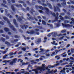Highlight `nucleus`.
<instances>
[{"mask_svg": "<svg viewBox=\"0 0 74 74\" xmlns=\"http://www.w3.org/2000/svg\"><path fill=\"white\" fill-rule=\"evenodd\" d=\"M62 26H64V27H72L73 26V25H70L69 24H64L63 23H62Z\"/></svg>", "mask_w": 74, "mask_h": 74, "instance_id": "nucleus-9", "label": "nucleus"}, {"mask_svg": "<svg viewBox=\"0 0 74 74\" xmlns=\"http://www.w3.org/2000/svg\"><path fill=\"white\" fill-rule=\"evenodd\" d=\"M29 18L27 17V19H28L29 20H30V19L32 20H33V17L29 16Z\"/></svg>", "mask_w": 74, "mask_h": 74, "instance_id": "nucleus-25", "label": "nucleus"}, {"mask_svg": "<svg viewBox=\"0 0 74 74\" xmlns=\"http://www.w3.org/2000/svg\"><path fill=\"white\" fill-rule=\"evenodd\" d=\"M19 31L21 33H22L23 32V31L21 29H19Z\"/></svg>", "mask_w": 74, "mask_h": 74, "instance_id": "nucleus-46", "label": "nucleus"}, {"mask_svg": "<svg viewBox=\"0 0 74 74\" xmlns=\"http://www.w3.org/2000/svg\"><path fill=\"white\" fill-rule=\"evenodd\" d=\"M68 64V62L63 63L62 64V65H64L65 64Z\"/></svg>", "mask_w": 74, "mask_h": 74, "instance_id": "nucleus-49", "label": "nucleus"}, {"mask_svg": "<svg viewBox=\"0 0 74 74\" xmlns=\"http://www.w3.org/2000/svg\"><path fill=\"white\" fill-rule=\"evenodd\" d=\"M32 71H34L36 74H38V70H37V69H33V70H32Z\"/></svg>", "mask_w": 74, "mask_h": 74, "instance_id": "nucleus-20", "label": "nucleus"}, {"mask_svg": "<svg viewBox=\"0 0 74 74\" xmlns=\"http://www.w3.org/2000/svg\"><path fill=\"white\" fill-rule=\"evenodd\" d=\"M57 5H58V6H59V7H61V5L60 3H58L57 4Z\"/></svg>", "mask_w": 74, "mask_h": 74, "instance_id": "nucleus-60", "label": "nucleus"}, {"mask_svg": "<svg viewBox=\"0 0 74 74\" xmlns=\"http://www.w3.org/2000/svg\"><path fill=\"white\" fill-rule=\"evenodd\" d=\"M57 10L58 12H60V8H59V7H57Z\"/></svg>", "mask_w": 74, "mask_h": 74, "instance_id": "nucleus-34", "label": "nucleus"}, {"mask_svg": "<svg viewBox=\"0 0 74 74\" xmlns=\"http://www.w3.org/2000/svg\"><path fill=\"white\" fill-rule=\"evenodd\" d=\"M70 1L71 2V4H74V1H72L71 0H70Z\"/></svg>", "mask_w": 74, "mask_h": 74, "instance_id": "nucleus-37", "label": "nucleus"}, {"mask_svg": "<svg viewBox=\"0 0 74 74\" xmlns=\"http://www.w3.org/2000/svg\"><path fill=\"white\" fill-rule=\"evenodd\" d=\"M42 24L43 25H46L47 23L45 21H44V20H42Z\"/></svg>", "mask_w": 74, "mask_h": 74, "instance_id": "nucleus-26", "label": "nucleus"}, {"mask_svg": "<svg viewBox=\"0 0 74 74\" xmlns=\"http://www.w3.org/2000/svg\"><path fill=\"white\" fill-rule=\"evenodd\" d=\"M32 3L34 4H36V1L34 0H33L32 1Z\"/></svg>", "mask_w": 74, "mask_h": 74, "instance_id": "nucleus-48", "label": "nucleus"}, {"mask_svg": "<svg viewBox=\"0 0 74 74\" xmlns=\"http://www.w3.org/2000/svg\"><path fill=\"white\" fill-rule=\"evenodd\" d=\"M45 64H42V67H38L37 68V69L38 70H39L40 71H45Z\"/></svg>", "mask_w": 74, "mask_h": 74, "instance_id": "nucleus-2", "label": "nucleus"}, {"mask_svg": "<svg viewBox=\"0 0 74 74\" xmlns=\"http://www.w3.org/2000/svg\"><path fill=\"white\" fill-rule=\"evenodd\" d=\"M47 5L49 6V8H50L51 9H52V5L50 3H47Z\"/></svg>", "mask_w": 74, "mask_h": 74, "instance_id": "nucleus-16", "label": "nucleus"}, {"mask_svg": "<svg viewBox=\"0 0 74 74\" xmlns=\"http://www.w3.org/2000/svg\"><path fill=\"white\" fill-rule=\"evenodd\" d=\"M11 60H4V61H3L2 62L3 63H4L5 62V63L6 64L7 62H9L11 61Z\"/></svg>", "mask_w": 74, "mask_h": 74, "instance_id": "nucleus-21", "label": "nucleus"}, {"mask_svg": "<svg viewBox=\"0 0 74 74\" xmlns=\"http://www.w3.org/2000/svg\"><path fill=\"white\" fill-rule=\"evenodd\" d=\"M54 12H56L57 11V9H56V7L55 6L54 7Z\"/></svg>", "mask_w": 74, "mask_h": 74, "instance_id": "nucleus-31", "label": "nucleus"}, {"mask_svg": "<svg viewBox=\"0 0 74 74\" xmlns=\"http://www.w3.org/2000/svg\"><path fill=\"white\" fill-rule=\"evenodd\" d=\"M31 9L32 12H35V11L34 10V9L33 8H31Z\"/></svg>", "mask_w": 74, "mask_h": 74, "instance_id": "nucleus-59", "label": "nucleus"}, {"mask_svg": "<svg viewBox=\"0 0 74 74\" xmlns=\"http://www.w3.org/2000/svg\"><path fill=\"white\" fill-rule=\"evenodd\" d=\"M11 8L13 12H15V8L14 6L12 5L11 6Z\"/></svg>", "mask_w": 74, "mask_h": 74, "instance_id": "nucleus-15", "label": "nucleus"}, {"mask_svg": "<svg viewBox=\"0 0 74 74\" xmlns=\"http://www.w3.org/2000/svg\"><path fill=\"white\" fill-rule=\"evenodd\" d=\"M58 36V33L57 32H56L54 33V36L56 37V36Z\"/></svg>", "mask_w": 74, "mask_h": 74, "instance_id": "nucleus-30", "label": "nucleus"}, {"mask_svg": "<svg viewBox=\"0 0 74 74\" xmlns=\"http://www.w3.org/2000/svg\"><path fill=\"white\" fill-rule=\"evenodd\" d=\"M3 19L5 21L7 22V23L8 24H9V25H11V23H10V21L8 20V18L5 17V16H3Z\"/></svg>", "mask_w": 74, "mask_h": 74, "instance_id": "nucleus-6", "label": "nucleus"}, {"mask_svg": "<svg viewBox=\"0 0 74 74\" xmlns=\"http://www.w3.org/2000/svg\"><path fill=\"white\" fill-rule=\"evenodd\" d=\"M45 55L46 56H50V54L49 53H46Z\"/></svg>", "mask_w": 74, "mask_h": 74, "instance_id": "nucleus-53", "label": "nucleus"}, {"mask_svg": "<svg viewBox=\"0 0 74 74\" xmlns=\"http://www.w3.org/2000/svg\"><path fill=\"white\" fill-rule=\"evenodd\" d=\"M52 15L54 17L56 16V15L55 13H53Z\"/></svg>", "mask_w": 74, "mask_h": 74, "instance_id": "nucleus-51", "label": "nucleus"}, {"mask_svg": "<svg viewBox=\"0 0 74 74\" xmlns=\"http://www.w3.org/2000/svg\"><path fill=\"white\" fill-rule=\"evenodd\" d=\"M64 18L66 19H71V17L68 16H64Z\"/></svg>", "mask_w": 74, "mask_h": 74, "instance_id": "nucleus-18", "label": "nucleus"}, {"mask_svg": "<svg viewBox=\"0 0 74 74\" xmlns=\"http://www.w3.org/2000/svg\"><path fill=\"white\" fill-rule=\"evenodd\" d=\"M27 4H28L29 5H31V3L29 2V1H27Z\"/></svg>", "mask_w": 74, "mask_h": 74, "instance_id": "nucleus-33", "label": "nucleus"}, {"mask_svg": "<svg viewBox=\"0 0 74 74\" xmlns=\"http://www.w3.org/2000/svg\"><path fill=\"white\" fill-rule=\"evenodd\" d=\"M1 39L3 42H4L5 41V39L1 37Z\"/></svg>", "mask_w": 74, "mask_h": 74, "instance_id": "nucleus-27", "label": "nucleus"}, {"mask_svg": "<svg viewBox=\"0 0 74 74\" xmlns=\"http://www.w3.org/2000/svg\"><path fill=\"white\" fill-rule=\"evenodd\" d=\"M42 5H43L44 6H45V7H46L47 5L46 4H45L44 3H42Z\"/></svg>", "mask_w": 74, "mask_h": 74, "instance_id": "nucleus-56", "label": "nucleus"}, {"mask_svg": "<svg viewBox=\"0 0 74 74\" xmlns=\"http://www.w3.org/2000/svg\"><path fill=\"white\" fill-rule=\"evenodd\" d=\"M0 32L1 33H3V30H0Z\"/></svg>", "mask_w": 74, "mask_h": 74, "instance_id": "nucleus-58", "label": "nucleus"}, {"mask_svg": "<svg viewBox=\"0 0 74 74\" xmlns=\"http://www.w3.org/2000/svg\"><path fill=\"white\" fill-rule=\"evenodd\" d=\"M0 24L1 25H4V23L2 21H0Z\"/></svg>", "mask_w": 74, "mask_h": 74, "instance_id": "nucleus-35", "label": "nucleus"}, {"mask_svg": "<svg viewBox=\"0 0 74 74\" xmlns=\"http://www.w3.org/2000/svg\"><path fill=\"white\" fill-rule=\"evenodd\" d=\"M13 23L17 27H18V25L17 23H16V20L15 19H13Z\"/></svg>", "mask_w": 74, "mask_h": 74, "instance_id": "nucleus-11", "label": "nucleus"}, {"mask_svg": "<svg viewBox=\"0 0 74 74\" xmlns=\"http://www.w3.org/2000/svg\"><path fill=\"white\" fill-rule=\"evenodd\" d=\"M60 14L62 16H64L65 15L64 13H60Z\"/></svg>", "mask_w": 74, "mask_h": 74, "instance_id": "nucleus-40", "label": "nucleus"}, {"mask_svg": "<svg viewBox=\"0 0 74 74\" xmlns=\"http://www.w3.org/2000/svg\"><path fill=\"white\" fill-rule=\"evenodd\" d=\"M47 70L48 71H48V73H49V74L52 73H53V70H52L51 71H50V69H48Z\"/></svg>", "mask_w": 74, "mask_h": 74, "instance_id": "nucleus-17", "label": "nucleus"}, {"mask_svg": "<svg viewBox=\"0 0 74 74\" xmlns=\"http://www.w3.org/2000/svg\"><path fill=\"white\" fill-rule=\"evenodd\" d=\"M35 8L36 9H38V8H39L40 10H45L46 11V13L47 14H49L50 11L47 8H43L42 6H38V5H36Z\"/></svg>", "mask_w": 74, "mask_h": 74, "instance_id": "nucleus-1", "label": "nucleus"}, {"mask_svg": "<svg viewBox=\"0 0 74 74\" xmlns=\"http://www.w3.org/2000/svg\"><path fill=\"white\" fill-rule=\"evenodd\" d=\"M64 69L63 70H61V71H60V73H62V72H63L62 73V74H66V72H65V70H66V69L64 68H63Z\"/></svg>", "mask_w": 74, "mask_h": 74, "instance_id": "nucleus-14", "label": "nucleus"}, {"mask_svg": "<svg viewBox=\"0 0 74 74\" xmlns=\"http://www.w3.org/2000/svg\"><path fill=\"white\" fill-rule=\"evenodd\" d=\"M37 27L38 28H39L40 29H42V27H40V26H38Z\"/></svg>", "mask_w": 74, "mask_h": 74, "instance_id": "nucleus-50", "label": "nucleus"}, {"mask_svg": "<svg viewBox=\"0 0 74 74\" xmlns=\"http://www.w3.org/2000/svg\"><path fill=\"white\" fill-rule=\"evenodd\" d=\"M23 5L25 7H26L27 6V5L25 3H23Z\"/></svg>", "mask_w": 74, "mask_h": 74, "instance_id": "nucleus-63", "label": "nucleus"}, {"mask_svg": "<svg viewBox=\"0 0 74 74\" xmlns=\"http://www.w3.org/2000/svg\"><path fill=\"white\" fill-rule=\"evenodd\" d=\"M37 2H38V3L39 4H41V2L40 1L38 0L37 1Z\"/></svg>", "mask_w": 74, "mask_h": 74, "instance_id": "nucleus-61", "label": "nucleus"}, {"mask_svg": "<svg viewBox=\"0 0 74 74\" xmlns=\"http://www.w3.org/2000/svg\"><path fill=\"white\" fill-rule=\"evenodd\" d=\"M1 5L3 6L4 7H7V6L3 3H1Z\"/></svg>", "mask_w": 74, "mask_h": 74, "instance_id": "nucleus-29", "label": "nucleus"}, {"mask_svg": "<svg viewBox=\"0 0 74 74\" xmlns=\"http://www.w3.org/2000/svg\"><path fill=\"white\" fill-rule=\"evenodd\" d=\"M29 31L30 32H28V31H27L26 32L27 33L30 34H34L35 33V32L33 30H29Z\"/></svg>", "mask_w": 74, "mask_h": 74, "instance_id": "nucleus-4", "label": "nucleus"}, {"mask_svg": "<svg viewBox=\"0 0 74 74\" xmlns=\"http://www.w3.org/2000/svg\"><path fill=\"white\" fill-rule=\"evenodd\" d=\"M62 10H63V11H64V12L65 13H66L67 12L66 10L64 9H63Z\"/></svg>", "mask_w": 74, "mask_h": 74, "instance_id": "nucleus-62", "label": "nucleus"}, {"mask_svg": "<svg viewBox=\"0 0 74 74\" xmlns=\"http://www.w3.org/2000/svg\"><path fill=\"white\" fill-rule=\"evenodd\" d=\"M18 2L20 3H24V2L22 1H18Z\"/></svg>", "mask_w": 74, "mask_h": 74, "instance_id": "nucleus-36", "label": "nucleus"}, {"mask_svg": "<svg viewBox=\"0 0 74 74\" xmlns=\"http://www.w3.org/2000/svg\"><path fill=\"white\" fill-rule=\"evenodd\" d=\"M59 17L60 18V20H61L62 21H63L64 20V18L63 17H62V16L60 15Z\"/></svg>", "mask_w": 74, "mask_h": 74, "instance_id": "nucleus-28", "label": "nucleus"}, {"mask_svg": "<svg viewBox=\"0 0 74 74\" xmlns=\"http://www.w3.org/2000/svg\"><path fill=\"white\" fill-rule=\"evenodd\" d=\"M24 57L27 56H28V53H26L23 55Z\"/></svg>", "mask_w": 74, "mask_h": 74, "instance_id": "nucleus-39", "label": "nucleus"}, {"mask_svg": "<svg viewBox=\"0 0 74 74\" xmlns=\"http://www.w3.org/2000/svg\"><path fill=\"white\" fill-rule=\"evenodd\" d=\"M55 52H54L52 53V54H51V56H53V55H55Z\"/></svg>", "mask_w": 74, "mask_h": 74, "instance_id": "nucleus-42", "label": "nucleus"}, {"mask_svg": "<svg viewBox=\"0 0 74 74\" xmlns=\"http://www.w3.org/2000/svg\"><path fill=\"white\" fill-rule=\"evenodd\" d=\"M60 1H63V3H61L62 5V6H64L66 5V2L65 1H66V0H60Z\"/></svg>", "mask_w": 74, "mask_h": 74, "instance_id": "nucleus-12", "label": "nucleus"}, {"mask_svg": "<svg viewBox=\"0 0 74 74\" xmlns=\"http://www.w3.org/2000/svg\"><path fill=\"white\" fill-rule=\"evenodd\" d=\"M19 31L21 33H22L23 32V31L21 29H19Z\"/></svg>", "mask_w": 74, "mask_h": 74, "instance_id": "nucleus-47", "label": "nucleus"}, {"mask_svg": "<svg viewBox=\"0 0 74 74\" xmlns=\"http://www.w3.org/2000/svg\"><path fill=\"white\" fill-rule=\"evenodd\" d=\"M35 32H38L39 31V30L38 29L36 28L35 29Z\"/></svg>", "mask_w": 74, "mask_h": 74, "instance_id": "nucleus-41", "label": "nucleus"}, {"mask_svg": "<svg viewBox=\"0 0 74 74\" xmlns=\"http://www.w3.org/2000/svg\"><path fill=\"white\" fill-rule=\"evenodd\" d=\"M15 5L16 7L19 8V7H22V5L21 4H19L18 5V3H15Z\"/></svg>", "mask_w": 74, "mask_h": 74, "instance_id": "nucleus-13", "label": "nucleus"}, {"mask_svg": "<svg viewBox=\"0 0 74 74\" xmlns=\"http://www.w3.org/2000/svg\"><path fill=\"white\" fill-rule=\"evenodd\" d=\"M14 37L16 38H19V36L18 35H15Z\"/></svg>", "mask_w": 74, "mask_h": 74, "instance_id": "nucleus-52", "label": "nucleus"}, {"mask_svg": "<svg viewBox=\"0 0 74 74\" xmlns=\"http://www.w3.org/2000/svg\"><path fill=\"white\" fill-rule=\"evenodd\" d=\"M10 27L14 32H16L17 31L16 29L14 28V27L13 25H10Z\"/></svg>", "mask_w": 74, "mask_h": 74, "instance_id": "nucleus-10", "label": "nucleus"}, {"mask_svg": "<svg viewBox=\"0 0 74 74\" xmlns=\"http://www.w3.org/2000/svg\"><path fill=\"white\" fill-rule=\"evenodd\" d=\"M22 49L24 51H25L26 50V49L25 48H23Z\"/></svg>", "mask_w": 74, "mask_h": 74, "instance_id": "nucleus-55", "label": "nucleus"}, {"mask_svg": "<svg viewBox=\"0 0 74 74\" xmlns=\"http://www.w3.org/2000/svg\"><path fill=\"white\" fill-rule=\"evenodd\" d=\"M23 19H24L25 21H26L27 20L24 18H23V16H19L18 18L17 19V20L18 21L20 22H22Z\"/></svg>", "mask_w": 74, "mask_h": 74, "instance_id": "nucleus-3", "label": "nucleus"}, {"mask_svg": "<svg viewBox=\"0 0 74 74\" xmlns=\"http://www.w3.org/2000/svg\"><path fill=\"white\" fill-rule=\"evenodd\" d=\"M69 21H68V20H65L64 21V23H69Z\"/></svg>", "mask_w": 74, "mask_h": 74, "instance_id": "nucleus-43", "label": "nucleus"}, {"mask_svg": "<svg viewBox=\"0 0 74 74\" xmlns=\"http://www.w3.org/2000/svg\"><path fill=\"white\" fill-rule=\"evenodd\" d=\"M39 12L40 13H42V14L44 13V12H43L42 10H39Z\"/></svg>", "mask_w": 74, "mask_h": 74, "instance_id": "nucleus-54", "label": "nucleus"}, {"mask_svg": "<svg viewBox=\"0 0 74 74\" xmlns=\"http://www.w3.org/2000/svg\"><path fill=\"white\" fill-rule=\"evenodd\" d=\"M5 38H6V39H9V37L8 36V35H6L5 36Z\"/></svg>", "mask_w": 74, "mask_h": 74, "instance_id": "nucleus-45", "label": "nucleus"}, {"mask_svg": "<svg viewBox=\"0 0 74 74\" xmlns=\"http://www.w3.org/2000/svg\"><path fill=\"white\" fill-rule=\"evenodd\" d=\"M59 65V63H57V64H55L54 65V66H58Z\"/></svg>", "mask_w": 74, "mask_h": 74, "instance_id": "nucleus-57", "label": "nucleus"}, {"mask_svg": "<svg viewBox=\"0 0 74 74\" xmlns=\"http://www.w3.org/2000/svg\"><path fill=\"white\" fill-rule=\"evenodd\" d=\"M66 30H65V29L62 30V31H61V32L63 33H66Z\"/></svg>", "mask_w": 74, "mask_h": 74, "instance_id": "nucleus-32", "label": "nucleus"}, {"mask_svg": "<svg viewBox=\"0 0 74 74\" xmlns=\"http://www.w3.org/2000/svg\"><path fill=\"white\" fill-rule=\"evenodd\" d=\"M21 28L23 29H24V27H25V29H27V27H28V26L27 25H20Z\"/></svg>", "mask_w": 74, "mask_h": 74, "instance_id": "nucleus-8", "label": "nucleus"}, {"mask_svg": "<svg viewBox=\"0 0 74 74\" xmlns=\"http://www.w3.org/2000/svg\"><path fill=\"white\" fill-rule=\"evenodd\" d=\"M4 29L5 32H8L9 31V29L8 28L5 27L4 28Z\"/></svg>", "mask_w": 74, "mask_h": 74, "instance_id": "nucleus-23", "label": "nucleus"}, {"mask_svg": "<svg viewBox=\"0 0 74 74\" xmlns=\"http://www.w3.org/2000/svg\"><path fill=\"white\" fill-rule=\"evenodd\" d=\"M3 3H4L5 4H6L7 3V2L5 0H3Z\"/></svg>", "mask_w": 74, "mask_h": 74, "instance_id": "nucleus-44", "label": "nucleus"}, {"mask_svg": "<svg viewBox=\"0 0 74 74\" xmlns=\"http://www.w3.org/2000/svg\"><path fill=\"white\" fill-rule=\"evenodd\" d=\"M12 2L13 3H15V1L14 0H11Z\"/></svg>", "mask_w": 74, "mask_h": 74, "instance_id": "nucleus-64", "label": "nucleus"}, {"mask_svg": "<svg viewBox=\"0 0 74 74\" xmlns=\"http://www.w3.org/2000/svg\"><path fill=\"white\" fill-rule=\"evenodd\" d=\"M18 39H15L14 40H11V42H12V43L13 44L14 42H16L18 41Z\"/></svg>", "mask_w": 74, "mask_h": 74, "instance_id": "nucleus-19", "label": "nucleus"}, {"mask_svg": "<svg viewBox=\"0 0 74 74\" xmlns=\"http://www.w3.org/2000/svg\"><path fill=\"white\" fill-rule=\"evenodd\" d=\"M55 17V20H54V22H56V21H58V16H56Z\"/></svg>", "mask_w": 74, "mask_h": 74, "instance_id": "nucleus-22", "label": "nucleus"}, {"mask_svg": "<svg viewBox=\"0 0 74 74\" xmlns=\"http://www.w3.org/2000/svg\"><path fill=\"white\" fill-rule=\"evenodd\" d=\"M14 54L12 52H11L9 54V56H12V55Z\"/></svg>", "mask_w": 74, "mask_h": 74, "instance_id": "nucleus-38", "label": "nucleus"}, {"mask_svg": "<svg viewBox=\"0 0 74 74\" xmlns=\"http://www.w3.org/2000/svg\"><path fill=\"white\" fill-rule=\"evenodd\" d=\"M41 42V38H38V39L37 40H35V42L37 44H39V43Z\"/></svg>", "mask_w": 74, "mask_h": 74, "instance_id": "nucleus-5", "label": "nucleus"}, {"mask_svg": "<svg viewBox=\"0 0 74 74\" xmlns=\"http://www.w3.org/2000/svg\"><path fill=\"white\" fill-rule=\"evenodd\" d=\"M5 44H7L8 46H10L11 45L10 43H9L8 42H7V41H6L5 42Z\"/></svg>", "mask_w": 74, "mask_h": 74, "instance_id": "nucleus-24", "label": "nucleus"}, {"mask_svg": "<svg viewBox=\"0 0 74 74\" xmlns=\"http://www.w3.org/2000/svg\"><path fill=\"white\" fill-rule=\"evenodd\" d=\"M17 61V59L14 58L13 60L10 63V64L12 65H13V64L16 63Z\"/></svg>", "mask_w": 74, "mask_h": 74, "instance_id": "nucleus-7", "label": "nucleus"}]
</instances>
